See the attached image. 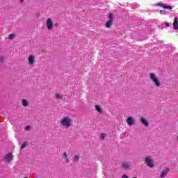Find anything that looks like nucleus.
Instances as JSON below:
<instances>
[{
  "instance_id": "f257e3e1",
  "label": "nucleus",
  "mask_w": 178,
  "mask_h": 178,
  "mask_svg": "<svg viewBox=\"0 0 178 178\" xmlns=\"http://www.w3.org/2000/svg\"><path fill=\"white\" fill-rule=\"evenodd\" d=\"M60 124L64 129H69L73 127V119L69 116L63 117L60 120Z\"/></svg>"
},
{
  "instance_id": "f03ea898",
  "label": "nucleus",
  "mask_w": 178,
  "mask_h": 178,
  "mask_svg": "<svg viewBox=\"0 0 178 178\" xmlns=\"http://www.w3.org/2000/svg\"><path fill=\"white\" fill-rule=\"evenodd\" d=\"M149 79L152 83L154 84V87L159 88L161 86H162V83H161V79L158 77V75L154 72H151L149 74Z\"/></svg>"
},
{
  "instance_id": "7ed1b4c3",
  "label": "nucleus",
  "mask_w": 178,
  "mask_h": 178,
  "mask_svg": "<svg viewBox=\"0 0 178 178\" xmlns=\"http://www.w3.org/2000/svg\"><path fill=\"white\" fill-rule=\"evenodd\" d=\"M112 26H113V14L110 13L108 15V20L105 24V27L106 29H111Z\"/></svg>"
},
{
  "instance_id": "20e7f679",
  "label": "nucleus",
  "mask_w": 178,
  "mask_h": 178,
  "mask_svg": "<svg viewBox=\"0 0 178 178\" xmlns=\"http://www.w3.org/2000/svg\"><path fill=\"white\" fill-rule=\"evenodd\" d=\"M26 62L29 66H34L35 63V56L34 54L29 55Z\"/></svg>"
},
{
  "instance_id": "39448f33",
  "label": "nucleus",
  "mask_w": 178,
  "mask_h": 178,
  "mask_svg": "<svg viewBox=\"0 0 178 178\" xmlns=\"http://www.w3.org/2000/svg\"><path fill=\"white\" fill-rule=\"evenodd\" d=\"M145 162L148 168H154V166H155V165L154 164V159H152V158H151L150 156L146 157L145 159Z\"/></svg>"
},
{
  "instance_id": "423d86ee",
  "label": "nucleus",
  "mask_w": 178,
  "mask_h": 178,
  "mask_svg": "<svg viewBox=\"0 0 178 178\" xmlns=\"http://www.w3.org/2000/svg\"><path fill=\"white\" fill-rule=\"evenodd\" d=\"M46 27L49 31H51L54 29V22L51 18H48L46 20Z\"/></svg>"
},
{
  "instance_id": "0eeeda50",
  "label": "nucleus",
  "mask_w": 178,
  "mask_h": 178,
  "mask_svg": "<svg viewBox=\"0 0 178 178\" xmlns=\"http://www.w3.org/2000/svg\"><path fill=\"white\" fill-rule=\"evenodd\" d=\"M127 124L129 126H134L136 124V119L134 117L129 116L126 119Z\"/></svg>"
},
{
  "instance_id": "6e6552de",
  "label": "nucleus",
  "mask_w": 178,
  "mask_h": 178,
  "mask_svg": "<svg viewBox=\"0 0 178 178\" xmlns=\"http://www.w3.org/2000/svg\"><path fill=\"white\" fill-rule=\"evenodd\" d=\"M139 120L142 124H144L145 127H148L149 126V122H148V120L144 117H140Z\"/></svg>"
},
{
  "instance_id": "1a4fd4ad",
  "label": "nucleus",
  "mask_w": 178,
  "mask_h": 178,
  "mask_svg": "<svg viewBox=\"0 0 178 178\" xmlns=\"http://www.w3.org/2000/svg\"><path fill=\"white\" fill-rule=\"evenodd\" d=\"M4 161L6 162H10V161H13V154L12 153H9L4 157Z\"/></svg>"
},
{
  "instance_id": "9d476101",
  "label": "nucleus",
  "mask_w": 178,
  "mask_h": 178,
  "mask_svg": "<svg viewBox=\"0 0 178 178\" xmlns=\"http://www.w3.org/2000/svg\"><path fill=\"white\" fill-rule=\"evenodd\" d=\"M168 173H169V168H165L161 172V174L160 175L161 178H165L166 177Z\"/></svg>"
},
{
  "instance_id": "9b49d317",
  "label": "nucleus",
  "mask_w": 178,
  "mask_h": 178,
  "mask_svg": "<svg viewBox=\"0 0 178 178\" xmlns=\"http://www.w3.org/2000/svg\"><path fill=\"white\" fill-rule=\"evenodd\" d=\"M173 29H174V30H177L178 29V18L177 17H176L174 19Z\"/></svg>"
},
{
  "instance_id": "f8f14e48",
  "label": "nucleus",
  "mask_w": 178,
  "mask_h": 178,
  "mask_svg": "<svg viewBox=\"0 0 178 178\" xmlns=\"http://www.w3.org/2000/svg\"><path fill=\"white\" fill-rule=\"evenodd\" d=\"M122 166L124 168V169H130V166H131V165L129 162H125L122 163Z\"/></svg>"
},
{
  "instance_id": "ddd939ff",
  "label": "nucleus",
  "mask_w": 178,
  "mask_h": 178,
  "mask_svg": "<svg viewBox=\"0 0 178 178\" xmlns=\"http://www.w3.org/2000/svg\"><path fill=\"white\" fill-rule=\"evenodd\" d=\"M97 112H98V113H103L104 111L102 110V107L99 105H96L95 106Z\"/></svg>"
},
{
  "instance_id": "4468645a",
  "label": "nucleus",
  "mask_w": 178,
  "mask_h": 178,
  "mask_svg": "<svg viewBox=\"0 0 178 178\" xmlns=\"http://www.w3.org/2000/svg\"><path fill=\"white\" fill-rule=\"evenodd\" d=\"M63 158L65 159L66 163H69V162H70V161L69 160V158H67V154L66 152H64L63 154Z\"/></svg>"
},
{
  "instance_id": "2eb2a0df",
  "label": "nucleus",
  "mask_w": 178,
  "mask_h": 178,
  "mask_svg": "<svg viewBox=\"0 0 178 178\" xmlns=\"http://www.w3.org/2000/svg\"><path fill=\"white\" fill-rule=\"evenodd\" d=\"M22 104L23 105V106H29V101H27V99H23L22 101Z\"/></svg>"
},
{
  "instance_id": "dca6fc26",
  "label": "nucleus",
  "mask_w": 178,
  "mask_h": 178,
  "mask_svg": "<svg viewBox=\"0 0 178 178\" xmlns=\"http://www.w3.org/2000/svg\"><path fill=\"white\" fill-rule=\"evenodd\" d=\"M159 6H161V8H163L164 9H169L170 10H172V6H166V4L159 5Z\"/></svg>"
},
{
  "instance_id": "f3484780",
  "label": "nucleus",
  "mask_w": 178,
  "mask_h": 178,
  "mask_svg": "<svg viewBox=\"0 0 178 178\" xmlns=\"http://www.w3.org/2000/svg\"><path fill=\"white\" fill-rule=\"evenodd\" d=\"M55 98H56V99H62V98H63V95L57 93L55 95Z\"/></svg>"
},
{
  "instance_id": "a211bd4d",
  "label": "nucleus",
  "mask_w": 178,
  "mask_h": 178,
  "mask_svg": "<svg viewBox=\"0 0 178 178\" xmlns=\"http://www.w3.org/2000/svg\"><path fill=\"white\" fill-rule=\"evenodd\" d=\"M105 137H106V134H104V133L100 134V136H99L100 140H105Z\"/></svg>"
},
{
  "instance_id": "6ab92c4d",
  "label": "nucleus",
  "mask_w": 178,
  "mask_h": 178,
  "mask_svg": "<svg viewBox=\"0 0 178 178\" xmlns=\"http://www.w3.org/2000/svg\"><path fill=\"white\" fill-rule=\"evenodd\" d=\"M27 145H29V143L24 142L21 146V149H24Z\"/></svg>"
},
{
  "instance_id": "aec40b11",
  "label": "nucleus",
  "mask_w": 178,
  "mask_h": 178,
  "mask_svg": "<svg viewBox=\"0 0 178 178\" xmlns=\"http://www.w3.org/2000/svg\"><path fill=\"white\" fill-rule=\"evenodd\" d=\"M16 37V35L12 33L8 35L9 40H13Z\"/></svg>"
},
{
  "instance_id": "412c9836",
  "label": "nucleus",
  "mask_w": 178,
  "mask_h": 178,
  "mask_svg": "<svg viewBox=\"0 0 178 178\" xmlns=\"http://www.w3.org/2000/svg\"><path fill=\"white\" fill-rule=\"evenodd\" d=\"M79 159H80V156L79 155H76L74 156V161L76 162H79Z\"/></svg>"
},
{
  "instance_id": "4be33fe9",
  "label": "nucleus",
  "mask_w": 178,
  "mask_h": 178,
  "mask_svg": "<svg viewBox=\"0 0 178 178\" xmlns=\"http://www.w3.org/2000/svg\"><path fill=\"white\" fill-rule=\"evenodd\" d=\"M18 2L20 5H23V3H25L26 0H18Z\"/></svg>"
},
{
  "instance_id": "5701e85b",
  "label": "nucleus",
  "mask_w": 178,
  "mask_h": 178,
  "mask_svg": "<svg viewBox=\"0 0 178 178\" xmlns=\"http://www.w3.org/2000/svg\"><path fill=\"white\" fill-rule=\"evenodd\" d=\"M25 130H26V131H29V130H30V129H31V127H30V126H26V127H25Z\"/></svg>"
},
{
  "instance_id": "b1692460",
  "label": "nucleus",
  "mask_w": 178,
  "mask_h": 178,
  "mask_svg": "<svg viewBox=\"0 0 178 178\" xmlns=\"http://www.w3.org/2000/svg\"><path fill=\"white\" fill-rule=\"evenodd\" d=\"M159 13H160V15H165V10H161L159 11Z\"/></svg>"
},
{
  "instance_id": "393cba45",
  "label": "nucleus",
  "mask_w": 178,
  "mask_h": 178,
  "mask_svg": "<svg viewBox=\"0 0 178 178\" xmlns=\"http://www.w3.org/2000/svg\"><path fill=\"white\" fill-rule=\"evenodd\" d=\"M165 26H166V27H169V23L165 22Z\"/></svg>"
}]
</instances>
